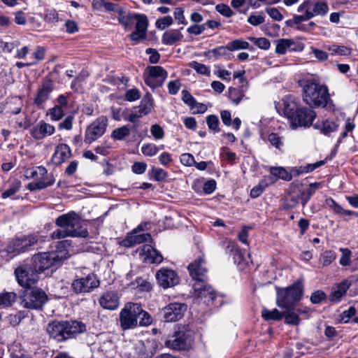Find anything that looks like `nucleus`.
Returning a JSON list of instances; mask_svg holds the SVG:
<instances>
[{"label":"nucleus","mask_w":358,"mask_h":358,"mask_svg":"<svg viewBox=\"0 0 358 358\" xmlns=\"http://www.w3.org/2000/svg\"><path fill=\"white\" fill-rule=\"evenodd\" d=\"M15 273L18 283L22 287L27 288L22 301V306L30 309L41 308L47 301L48 297L43 290L33 287L38 281L37 275L29 274L22 267L17 268Z\"/></svg>","instance_id":"f257e3e1"},{"label":"nucleus","mask_w":358,"mask_h":358,"mask_svg":"<svg viewBox=\"0 0 358 358\" xmlns=\"http://www.w3.org/2000/svg\"><path fill=\"white\" fill-rule=\"evenodd\" d=\"M300 85L303 89V100L306 104L316 107L327 106L329 94L325 85L313 79L302 80L300 81Z\"/></svg>","instance_id":"f03ea898"},{"label":"nucleus","mask_w":358,"mask_h":358,"mask_svg":"<svg viewBox=\"0 0 358 358\" xmlns=\"http://www.w3.org/2000/svg\"><path fill=\"white\" fill-rule=\"evenodd\" d=\"M85 325L76 320L57 322L48 324L47 331L50 337L59 342L73 338L85 331Z\"/></svg>","instance_id":"7ed1b4c3"},{"label":"nucleus","mask_w":358,"mask_h":358,"mask_svg":"<svg viewBox=\"0 0 358 358\" xmlns=\"http://www.w3.org/2000/svg\"><path fill=\"white\" fill-rule=\"evenodd\" d=\"M68 258L67 252L60 251H51L41 252L34 255L32 258V273H41L52 266H58L62 262Z\"/></svg>","instance_id":"20e7f679"},{"label":"nucleus","mask_w":358,"mask_h":358,"mask_svg":"<svg viewBox=\"0 0 358 358\" xmlns=\"http://www.w3.org/2000/svg\"><path fill=\"white\" fill-rule=\"evenodd\" d=\"M303 295V287L301 282H296L286 288L277 291V306L283 309L294 308L301 300Z\"/></svg>","instance_id":"39448f33"},{"label":"nucleus","mask_w":358,"mask_h":358,"mask_svg":"<svg viewBox=\"0 0 358 358\" xmlns=\"http://www.w3.org/2000/svg\"><path fill=\"white\" fill-rule=\"evenodd\" d=\"M55 224L68 231H73L74 237L86 238L88 236L87 229L83 227L81 217L74 211H70L57 217L55 220Z\"/></svg>","instance_id":"423d86ee"},{"label":"nucleus","mask_w":358,"mask_h":358,"mask_svg":"<svg viewBox=\"0 0 358 358\" xmlns=\"http://www.w3.org/2000/svg\"><path fill=\"white\" fill-rule=\"evenodd\" d=\"M140 304L136 303H128L120 313V323L124 329H133L136 327L138 321Z\"/></svg>","instance_id":"0eeeda50"},{"label":"nucleus","mask_w":358,"mask_h":358,"mask_svg":"<svg viewBox=\"0 0 358 358\" xmlns=\"http://www.w3.org/2000/svg\"><path fill=\"white\" fill-rule=\"evenodd\" d=\"M99 285L96 274L91 272L85 276L76 278L71 283V289L76 294L90 293Z\"/></svg>","instance_id":"6e6552de"},{"label":"nucleus","mask_w":358,"mask_h":358,"mask_svg":"<svg viewBox=\"0 0 358 358\" xmlns=\"http://www.w3.org/2000/svg\"><path fill=\"white\" fill-rule=\"evenodd\" d=\"M31 177L36 181L27 185V189L30 191L43 189L55 183L54 176L48 175L47 169L42 166H37L31 171Z\"/></svg>","instance_id":"1a4fd4ad"},{"label":"nucleus","mask_w":358,"mask_h":358,"mask_svg":"<svg viewBox=\"0 0 358 358\" xmlns=\"http://www.w3.org/2000/svg\"><path fill=\"white\" fill-rule=\"evenodd\" d=\"M316 117L315 112L306 107H301L291 116L289 120L290 127L292 129L298 127H309L312 125Z\"/></svg>","instance_id":"9d476101"},{"label":"nucleus","mask_w":358,"mask_h":358,"mask_svg":"<svg viewBox=\"0 0 358 358\" xmlns=\"http://www.w3.org/2000/svg\"><path fill=\"white\" fill-rule=\"evenodd\" d=\"M108 119L106 116H100L91 123L86 129L84 142L91 144L100 138L106 131Z\"/></svg>","instance_id":"9b49d317"},{"label":"nucleus","mask_w":358,"mask_h":358,"mask_svg":"<svg viewBox=\"0 0 358 358\" xmlns=\"http://www.w3.org/2000/svg\"><path fill=\"white\" fill-rule=\"evenodd\" d=\"M167 71L160 66H148L145 73V82L151 88L162 86L167 78Z\"/></svg>","instance_id":"f8f14e48"},{"label":"nucleus","mask_w":358,"mask_h":358,"mask_svg":"<svg viewBox=\"0 0 358 358\" xmlns=\"http://www.w3.org/2000/svg\"><path fill=\"white\" fill-rule=\"evenodd\" d=\"M154 102L152 95L147 93L143 97L139 106L133 108L126 120L130 122L135 123L143 116L149 114L152 110Z\"/></svg>","instance_id":"ddd939ff"},{"label":"nucleus","mask_w":358,"mask_h":358,"mask_svg":"<svg viewBox=\"0 0 358 358\" xmlns=\"http://www.w3.org/2000/svg\"><path fill=\"white\" fill-rule=\"evenodd\" d=\"M194 294L196 297L204 299L208 304H214L217 294L206 280H199L193 284Z\"/></svg>","instance_id":"4468645a"},{"label":"nucleus","mask_w":358,"mask_h":358,"mask_svg":"<svg viewBox=\"0 0 358 358\" xmlns=\"http://www.w3.org/2000/svg\"><path fill=\"white\" fill-rule=\"evenodd\" d=\"M187 306L184 303H171L165 306L162 312L165 322H176L181 319Z\"/></svg>","instance_id":"2eb2a0df"},{"label":"nucleus","mask_w":358,"mask_h":358,"mask_svg":"<svg viewBox=\"0 0 358 358\" xmlns=\"http://www.w3.org/2000/svg\"><path fill=\"white\" fill-rule=\"evenodd\" d=\"M147 225V223L138 225L122 241V245L125 247H131L136 244H140L150 241L152 238L150 234H138V232L143 231Z\"/></svg>","instance_id":"dca6fc26"},{"label":"nucleus","mask_w":358,"mask_h":358,"mask_svg":"<svg viewBox=\"0 0 358 358\" xmlns=\"http://www.w3.org/2000/svg\"><path fill=\"white\" fill-rule=\"evenodd\" d=\"M189 275L194 282L206 280L207 268L206 262L203 257H199L188 265Z\"/></svg>","instance_id":"f3484780"},{"label":"nucleus","mask_w":358,"mask_h":358,"mask_svg":"<svg viewBox=\"0 0 358 358\" xmlns=\"http://www.w3.org/2000/svg\"><path fill=\"white\" fill-rule=\"evenodd\" d=\"M156 279L164 288L173 287L179 283L178 274L172 269L161 268L156 273Z\"/></svg>","instance_id":"a211bd4d"},{"label":"nucleus","mask_w":358,"mask_h":358,"mask_svg":"<svg viewBox=\"0 0 358 358\" xmlns=\"http://www.w3.org/2000/svg\"><path fill=\"white\" fill-rule=\"evenodd\" d=\"M136 252L145 263L159 264L163 261L162 255L154 249L151 245L144 244L139 247Z\"/></svg>","instance_id":"6ab92c4d"},{"label":"nucleus","mask_w":358,"mask_h":358,"mask_svg":"<svg viewBox=\"0 0 358 358\" xmlns=\"http://www.w3.org/2000/svg\"><path fill=\"white\" fill-rule=\"evenodd\" d=\"M37 241L36 236H24L13 241L8 245L7 250L9 253H14V255H15L21 252L26 251L28 247L34 245Z\"/></svg>","instance_id":"aec40b11"},{"label":"nucleus","mask_w":358,"mask_h":358,"mask_svg":"<svg viewBox=\"0 0 358 358\" xmlns=\"http://www.w3.org/2000/svg\"><path fill=\"white\" fill-rule=\"evenodd\" d=\"M53 88L54 84L50 79L45 78L43 80L41 85L38 87L34 99V103L37 106H41L48 99Z\"/></svg>","instance_id":"412c9836"},{"label":"nucleus","mask_w":358,"mask_h":358,"mask_svg":"<svg viewBox=\"0 0 358 358\" xmlns=\"http://www.w3.org/2000/svg\"><path fill=\"white\" fill-rule=\"evenodd\" d=\"M100 306L108 310H115L120 305V297L115 291H107L99 299Z\"/></svg>","instance_id":"4be33fe9"},{"label":"nucleus","mask_w":358,"mask_h":358,"mask_svg":"<svg viewBox=\"0 0 358 358\" xmlns=\"http://www.w3.org/2000/svg\"><path fill=\"white\" fill-rule=\"evenodd\" d=\"M55 127L44 121L39 122L31 130V136L36 140H42L48 136H50L55 133Z\"/></svg>","instance_id":"5701e85b"},{"label":"nucleus","mask_w":358,"mask_h":358,"mask_svg":"<svg viewBox=\"0 0 358 358\" xmlns=\"http://www.w3.org/2000/svg\"><path fill=\"white\" fill-rule=\"evenodd\" d=\"M191 343V338L183 333H178L173 338L166 342V345L173 350H182L186 349Z\"/></svg>","instance_id":"b1692460"},{"label":"nucleus","mask_w":358,"mask_h":358,"mask_svg":"<svg viewBox=\"0 0 358 358\" xmlns=\"http://www.w3.org/2000/svg\"><path fill=\"white\" fill-rule=\"evenodd\" d=\"M350 286L351 282L349 280H344L340 283L336 284L331 289L329 296V301L335 303L341 301Z\"/></svg>","instance_id":"393cba45"},{"label":"nucleus","mask_w":358,"mask_h":358,"mask_svg":"<svg viewBox=\"0 0 358 358\" xmlns=\"http://www.w3.org/2000/svg\"><path fill=\"white\" fill-rule=\"evenodd\" d=\"M282 101L283 104V113L289 120L291 116L294 115L295 112L300 108L299 102L298 99L292 95L285 96Z\"/></svg>","instance_id":"a878e982"},{"label":"nucleus","mask_w":358,"mask_h":358,"mask_svg":"<svg viewBox=\"0 0 358 358\" xmlns=\"http://www.w3.org/2000/svg\"><path fill=\"white\" fill-rule=\"evenodd\" d=\"M71 157V151L69 145L64 143L59 144L55 150L52 160L55 164H61Z\"/></svg>","instance_id":"bb28decb"},{"label":"nucleus","mask_w":358,"mask_h":358,"mask_svg":"<svg viewBox=\"0 0 358 358\" xmlns=\"http://www.w3.org/2000/svg\"><path fill=\"white\" fill-rule=\"evenodd\" d=\"M314 128L320 131L324 135H329L331 133L336 131L338 129L337 124L330 120H324L317 121L314 124Z\"/></svg>","instance_id":"cd10ccee"},{"label":"nucleus","mask_w":358,"mask_h":358,"mask_svg":"<svg viewBox=\"0 0 358 358\" xmlns=\"http://www.w3.org/2000/svg\"><path fill=\"white\" fill-rule=\"evenodd\" d=\"M10 358H32L30 352L24 349L21 343L14 342L9 347Z\"/></svg>","instance_id":"c85d7f7f"},{"label":"nucleus","mask_w":358,"mask_h":358,"mask_svg":"<svg viewBox=\"0 0 358 358\" xmlns=\"http://www.w3.org/2000/svg\"><path fill=\"white\" fill-rule=\"evenodd\" d=\"M24 106V102L21 96H13L7 102L8 112L12 115L19 114Z\"/></svg>","instance_id":"c756f323"},{"label":"nucleus","mask_w":358,"mask_h":358,"mask_svg":"<svg viewBox=\"0 0 358 358\" xmlns=\"http://www.w3.org/2000/svg\"><path fill=\"white\" fill-rule=\"evenodd\" d=\"M182 34L178 30H171L165 32L162 38V43L166 45H172L175 43L180 41Z\"/></svg>","instance_id":"7c9ffc66"},{"label":"nucleus","mask_w":358,"mask_h":358,"mask_svg":"<svg viewBox=\"0 0 358 358\" xmlns=\"http://www.w3.org/2000/svg\"><path fill=\"white\" fill-rule=\"evenodd\" d=\"M294 42L292 39L281 38L276 41L275 52L278 55H285L287 51L294 50L292 46Z\"/></svg>","instance_id":"2f4dec72"},{"label":"nucleus","mask_w":358,"mask_h":358,"mask_svg":"<svg viewBox=\"0 0 358 358\" xmlns=\"http://www.w3.org/2000/svg\"><path fill=\"white\" fill-rule=\"evenodd\" d=\"M313 17L315 15L324 16L329 12V6L325 1H317L311 3Z\"/></svg>","instance_id":"473e14b6"},{"label":"nucleus","mask_w":358,"mask_h":358,"mask_svg":"<svg viewBox=\"0 0 358 358\" xmlns=\"http://www.w3.org/2000/svg\"><path fill=\"white\" fill-rule=\"evenodd\" d=\"M137 13H124L122 10L120 11L118 16L119 22L123 25L126 29L131 27L135 22V17Z\"/></svg>","instance_id":"72a5a7b5"},{"label":"nucleus","mask_w":358,"mask_h":358,"mask_svg":"<svg viewBox=\"0 0 358 358\" xmlns=\"http://www.w3.org/2000/svg\"><path fill=\"white\" fill-rule=\"evenodd\" d=\"M8 188L1 194V197L3 199H7L14 195L19 191L20 188L21 187V182L17 179L11 180L8 182Z\"/></svg>","instance_id":"f704fd0d"},{"label":"nucleus","mask_w":358,"mask_h":358,"mask_svg":"<svg viewBox=\"0 0 358 358\" xmlns=\"http://www.w3.org/2000/svg\"><path fill=\"white\" fill-rule=\"evenodd\" d=\"M284 315L276 308L272 310L263 308L262 311V315L265 320H280L283 318Z\"/></svg>","instance_id":"c9c22d12"},{"label":"nucleus","mask_w":358,"mask_h":358,"mask_svg":"<svg viewBox=\"0 0 358 358\" xmlns=\"http://www.w3.org/2000/svg\"><path fill=\"white\" fill-rule=\"evenodd\" d=\"M325 205L330 208L336 214L351 215L350 211L344 210L336 201L329 197L325 199Z\"/></svg>","instance_id":"e433bc0d"},{"label":"nucleus","mask_w":358,"mask_h":358,"mask_svg":"<svg viewBox=\"0 0 358 358\" xmlns=\"http://www.w3.org/2000/svg\"><path fill=\"white\" fill-rule=\"evenodd\" d=\"M98 350L103 355L109 357L115 352V345L111 341H104L100 343Z\"/></svg>","instance_id":"4c0bfd02"},{"label":"nucleus","mask_w":358,"mask_h":358,"mask_svg":"<svg viewBox=\"0 0 358 358\" xmlns=\"http://www.w3.org/2000/svg\"><path fill=\"white\" fill-rule=\"evenodd\" d=\"M284 317L285 322L290 324L297 325L300 322V319L296 311L294 310V308H289L285 309Z\"/></svg>","instance_id":"58836bf2"},{"label":"nucleus","mask_w":358,"mask_h":358,"mask_svg":"<svg viewBox=\"0 0 358 358\" xmlns=\"http://www.w3.org/2000/svg\"><path fill=\"white\" fill-rule=\"evenodd\" d=\"M244 96L245 94L242 90L234 87L229 88V98L233 103L238 105Z\"/></svg>","instance_id":"ea45409f"},{"label":"nucleus","mask_w":358,"mask_h":358,"mask_svg":"<svg viewBox=\"0 0 358 358\" xmlns=\"http://www.w3.org/2000/svg\"><path fill=\"white\" fill-rule=\"evenodd\" d=\"M16 299V294L14 292H5L0 294V307H8Z\"/></svg>","instance_id":"a19ab883"},{"label":"nucleus","mask_w":358,"mask_h":358,"mask_svg":"<svg viewBox=\"0 0 358 358\" xmlns=\"http://www.w3.org/2000/svg\"><path fill=\"white\" fill-rule=\"evenodd\" d=\"M136 30L143 31L146 34L148 22V18L145 15L137 13L135 17Z\"/></svg>","instance_id":"79ce46f5"},{"label":"nucleus","mask_w":358,"mask_h":358,"mask_svg":"<svg viewBox=\"0 0 358 358\" xmlns=\"http://www.w3.org/2000/svg\"><path fill=\"white\" fill-rule=\"evenodd\" d=\"M249 46L250 44L248 42L241 39H236L227 43V48L229 51L246 50L249 48Z\"/></svg>","instance_id":"37998d69"},{"label":"nucleus","mask_w":358,"mask_h":358,"mask_svg":"<svg viewBox=\"0 0 358 358\" xmlns=\"http://www.w3.org/2000/svg\"><path fill=\"white\" fill-rule=\"evenodd\" d=\"M164 146L161 145L159 148L152 143H147L141 147V152L145 156L152 157L155 155L159 150L164 149Z\"/></svg>","instance_id":"c03bdc74"},{"label":"nucleus","mask_w":358,"mask_h":358,"mask_svg":"<svg viewBox=\"0 0 358 358\" xmlns=\"http://www.w3.org/2000/svg\"><path fill=\"white\" fill-rule=\"evenodd\" d=\"M130 134V129L128 126H122L120 128L114 129L112 132L111 136L113 139L121 141Z\"/></svg>","instance_id":"a18cd8bd"},{"label":"nucleus","mask_w":358,"mask_h":358,"mask_svg":"<svg viewBox=\"0 0 358 358\" xmlns=\"http://www.w3.org/2000/svg\"><path fill=\"white\" fill-rule=\"evenodd\" d=\"M328 50L332 55L345 56L351 53V49L344 45H332L328 47Z\"/></svg>","instance_id":"49530a36"},{"label":"nucleus","mask_w":358,"mask_h":358,"mask_svg":"<svg viewBox=\"0 0 358 358\" xmlns=\"http://www.w3.org/2000/svg\"><path fill=\"white\" fill-rule=\"evenodd\" d=\"M73 232V231H68L64 228L59 227V229H57L52 231V233L50 234V238L55 240L62 239L66 237H74Z\"/></svg>","instance_id":"de8ad7c7"},{"label":"nucleus","mask_w":358,"mask_h":358,"mask_svg":"<svg viewBox=\"0 0 358 358\" xmlns=\"http://www.w3.org/2000/svg\"><path fill=\"white\" fill-rule=\"evenodd\" d=\"M270 173L276 178H282L286 180H289L291 177L288 176L286 170L282 167H271L270 169Z\"/></svg>","instance_id":"09e8293b"},{"label":"nucleus","mask_w":358,"mask_h":358,"mask_svg":"<svg viewBox=\"0 0 358 358\" xmlns=\"http://www.w3.org/2000/svg\"><path fill=\"white\" fill-rule=\"evenodd\" d=\"M356 313L357 310L355 307H350L339 315V322L343 324L349 322L351 318L355 315Z\"/></svg>","instance_id":"8fccbe9b"},{"label":"nucleus","mask_w":358,"mask_h":358,"mask_svg":"<svg viewBox=\"0 0 358 358\" xmlns=\"http://www.w3.org/2000/svg\"><path fill=\"white\" fill-rule=\"evenodd\" d=\"M229 49L227 48V44L225 46H219L216 48L210 50L208 52V55H213L215 59H219L221 57H227L229 55Z\"/></svg>","instance_id":"3c124183"},{"label":"nucleus","mask_w":358,"mask_h":358,"mask_svg":"<svg viewBox=\"0 0 358 358\" xmlns=\"http://www.w3.org/2000/svg\"><path fill=\"white\" fill-rule=\"evenodd\" d=\"M336 257V254L332 250H327L321 255V263L324 266H327L331 264Z\"/></svg>","instance_id":"603ef678"},{"label":"nucleus","mask_w":358,"mask_h":358,"mask_svg":"<svg viewBox=\"0 0 358 358\" xmlns=\"http://www.w3.org/2000/svg\"><path fill=\"white\" fill-rule=\"evenodd\" d=\"M48 114L50 115L51 120L58 121L64 116V111L61 106H55L49 110Z\"/></svg>","instance_id":"864d4df0"},{"label":"nucleus","mask_w":358,"mask_h":358,"mask_svg":"<svg viewBox=\"0 0 358 358\" xmlns=\"http://www.w3.org/2000/svg\"><path fill=\"white\" fill-rule=\"evenodd\" d=\"M268 141L273 147L279 150L284 145L282 137L276 133H271L268 136Z\"/></svg>","instance_id":"5fc2aeb1"},{"label":"nucleus","mask_w":358,"mask_h":358,"mask_svg":"<svg viewBox=\"0 0 358 358\" xmlns=\"http://www.w3.org/2000/svg\"><path fill=\"white\" fill-rule=\"evenodd\" d=\"M190 66L201 75L209 76L210 73L209 68L203 64L193 61L190 63Z\"/></svg>","instance_id":"6e6d98bb"},{"label":"nucleus","mask_w":358,"mask_h":358,"mask_svg":"<svg viewBox=\"0 0 358 358\" xmlns=\"http://www.w3.org/2000/svg\"><path fill=\"white\" fill-rule=\"evenodd\" d=\"M151 175L152 178L158 182L164 180L168 177V173L161 168H152Z\"/></svg>","instance_id":"4d7b16f0"},{"label":"nucleus","mask_w":358,"mask_h":358,"mask_svg":"<svg viewBox=\"0 0 358 358\" xmlns=\"http://www.w3.org/2000/svg\"><path fill=\"white\" fill-rule=\"evenodd\" d=\"M140 310H141V313H139V317H138L139 325L140 326L150 325L152 322V317L150 315V314L144 311L142 309L141 305H140Z\"/></svg>","instance_id":"13d9d810"},{"label":"nucleus","mask_w":358,"mask_h":358,"mask_svg":"<svg viewBox=\"0 0 358 358\" xmlns=\"http://www.w3.org/2000/svg\"><path fill=\"white\" fill-rule=\"evenodd\" d=\"M249 39L252 41L255 45L263 50H268L271 46L270 41L266 38L250 37Z\"/></svg>","instance_id":"bf43d9fd"},{"label":"nucleus","mask_w":358,"mask_h":358,"mask_svg":"<svg viewBox=\"0 0 358 358\" xmlns=\"http://www.w3.org/2000/svg\"><path fill=\"white\" fill-rule=\"evenodd\" d=\"M172 23L173 18L171 16L168 15L158 19L155 22V25L157 29L160 30H164L166 27H169L170 25H171Z\"/></svg>","instance_id":"052dcab7"},{"label":"nucleus","mask_w":358,"mask_h":358,"mask_svg":"<svg viewBox=\"0 0 358 358\" xmlns=\"http://www.w3.org/2000/svg\"><path fill=\"white\" fill-rule=\"evenodd\" d=\"M215 10L222 15L226 17H229L234 15V12L230 8V7L224 3L217 4L215 6Z\"/></svg>","instance_id":"680f3d73"},{"label":"nucleus","mask_w":358,"mask_h":358,"mask_svg":"<svg viewBox=\"0 0 358 358\" xmlns=\"http://www.w3.org/2000/svg\"><path fill=\"white\" fill-rule=\"evenodd\" d=\"M182 100L191 108H194V105L196 104V99L192 96V94L187 90H184L182 91Z\"/></svg>","instance_id":"e2e57ef3"},{"label":"nucleus","mask_w":358,"mask_h":358,"mask_svg":"<svg viewBox=\"0 0 358 358\" xmlns=\"http://www.w3.org/2000/svg\"><path fill=\"white\" fill-rule=\"evenodd\" d=\"M206 122H207L208 127L210 129H212L215 132L219 131V129H218L219 120L216 115H208L206 118Z\"/></svg>","instance_id":"0e129e2a"},{"label":"nucleus","mask_w":358,"mask_h":358,"mask_svg":"<svg viewBox=\"0 0 358 358\" xmlns=\"http://www.w3.org/2000/svg\"><path fill=\"white\" fill-rule=\"evenodd\" d=\"M180 162L186 166H192L196 164L194 156L190 153H183L180 157Z\"/></svg>","instance_id":"69168bd1"},{"label":"nucleus","mask_w":358,"mask_h":358,"mask_svg":"<svg viewBox=\"0 0 358 358\" xmlns=\"http://www.w3.org/2000/svg\"><path fill=\"white\" fill-rule=\"evenodd\" d=\"M151 134L153 136L155 139L159 140L162 139L164 136V131L162 127L159 124H153L150 128Z\"/></svg>","instance_id":"338daca9"},{"label":"nucleus","mask_w":358,"mask_h":358,"mask_svg":"<svg viewBox=\"0 0 358 358\" xmlns=\"http://www.w3.org/2000/svg\"><path fill=\"white\" fill-rule=\"evenodd\" d=\"M342 256L339 260V263L342 266H348L350 263L351 251L348 248H341Z\"/></svg>","instance_id":"774afa93"}]
</instances>
